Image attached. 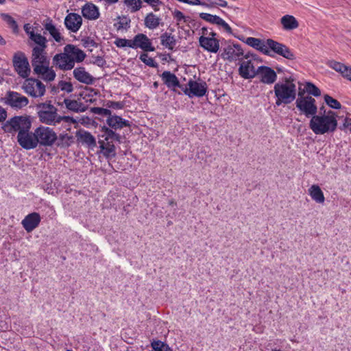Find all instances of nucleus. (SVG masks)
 Listing matches in <instances>:
<instances>
[{"label": "nucleus", "mask_w": 351, "mask_h": 351, "mask_svg": "<svg viewBox=\"0 0 351 351\" xmlns=\"http://www.w3.org/2000/svg\"><path fill=\"white\" fill-rule=\"evenodd\" d=\"M29 38L36 44L32 48L31 63L34 74L46 82H51L56 78V74L53 67L49 66V59L47 58L46 49L47 40L40 34L32 31L29 33Z\"/></svg>", "instance_id": "f257e3e1"}, {"label": "nucleus", "mask_w": 351, "mask_h": 351, "mask_svg": "<svg viewBox=\"0 0 351 351\" xmlns=\"http://www.w3.org/2000/svg\"><path fill=\"white\" fill-rule=\"evenodd\" d=\"M336 117V113L332 110L322 115L315 114L310 120L309 128L317 135L334 132L337 128Z\"/></svg>", "instance_id": "f03ea898"}, {"label": "nucleus", "mask_w": 351, "mask_h": 351, "mask_svg": "<svg viewBox=\"0 0 351 351\" xmlns=\"http://www.w3.org/2000/svg\"><path fill=\"white\" fill-rule=\"evenodd\" d=\"M274 91L275 94L276 105L289 104L296 98V86L293 80L286 78L285 82H278L274 85Z\"/></svg>", "instance_id": "7ed1b4c3"}, {"label": "nucleus", "mask_w": 351, "mask_h": 351, "mask_svg": "<svg viewBox=\"0 0 351 351\" xmlns=\"http://www.w3.org/2000/svg\"><path fill=\"white\" fill-rule=\"evenodd\" d=\"M32 126V122L29 117L25 116H15L6 121L2 128L5 132L12 134H20L23 132H29Z\"/></svg>", "instance_id": "20e7f679"}, {"label": "nucleus", "mask_w": 351, "mask_h": 351, "mask_svg": "<svg viewBox=\"0 0 351 351\" xmlns=\"http://www.w3.org/2000/svg\"><path fill=\"white\" fill-rule=\"evenodd\" d=\"M39 121L45 124L55 125L58 123V109L50 101L36 105Z\"/></svg>", "instance_id": "39448f33"}, {"label": "nucleus", "mask_w": 351, "mask_h": 351, "mask_svg": "<svg viewBox=\"0 0 351 351\" xmlns=\"http://www.w3.org/2000/svg\"><path fill=\"white\" fill-rule=\"evenodd\" d=\"M265 49L268 51V53H264V55L273 57L274 55L271 54L273 52L288 60L295 59L294 53L287 46L271 38L265 40Z\"/></svg>", "instance_id": "423d86ee"}, {"label": "nucleus", "mask_w": 351, "mask_h": 351, "mask_svg": "<svg viewBox=\"0 0 351 351\" xmlns=\"http://www.w3.org/2000/svg\"><path fill=\"white\" fill-rule=\"evenodd\" d=\"M12 64L14 71L22 78L26 79L31 73V68L25 53L19 51L13 55Z\"/></svg>", "instance_id": "0eeeda50"}, {"label": "nucleus", "mask_w": 351, "mask_h": 351, "mask_svg": "<svg viewBox=\"0 0 351 351\" xmlns=\"http://www.w3.org/2000/svg\"><path fill=\"white\" fill-rule=\"evenodd\" d=\"M299 95L300 97L295 101L297 108L306 117L312 118L317 112L315 99L309 95L302 96L300 93Z\"/></svg>", "instance_id": "6e6552de"}, {"label": "nucleus", "mask_w": 351, "mask_h": 351, "mask_svg": "<svg viewBox=\"0 0 351 351\" xmlns=\"http://www.w3.org/2000/svg\"><path fill=\"white\" fill-rule=\"evenodd\" d=\"M221 56L223 60L234 62L243 60V58L248 59L250 54L249 53L245 54L239 44L229 43L223 48Z\"/></svg>", "instance_id": "1a4fd4ad"}, {"label": "nucleus", "mask_w": 351, "mask_h": 351, "mask_svg": "<svg viewBox=\"0 0 351 351\" xmlns=\"http://www.w3.org/2000/svg\"><path fill=\"white\" fill-rule=\"evenodd\" d=\"M22 89L28 95L32 97H41L46 91L45 86L40 80L27 77L22 84Z\"/></svg>", "instance_id": "9d476101"}, {"label": "nucleus", "mask_w": 351, "mask_h": 351, "mask_svg": "<svg viewBox=\"0 0 351 351\" xmlns=\"http://www.w3.org/2000/svg\"><path fill=\"white\" fill-rule=\"evenodd\" d=\"M36 137V146L40 144L43 146H51L57 139V135L53 129L40 126L35 130Z\"/></svg>", "instance_id": "9b49d317"}, {"label": "nucleus", "mask_w": 351, "mask_h": 351, "mask_svg": "<svg viewBox=\"0 0 351 351\" xmlns=\"http://www.w3.org/2000/svg\"><path fill=\"white\" fill-rule=\"evenodd\" d=\"M187 86L188 87H186L183 91L190 98L193 97H202L206 95L208 90L206 82L201 80L198 81L190 80Z\"/></svg>", "instance_id": "f8f14e48"}, {"label": "nucleus", "mask_w": 351, "mask_h": 351, "mask_svg": "<svg viewBox=\"0 0 351 351\" xmlns=\"http://www.w3.org/2000/svg\"><path fill=\"white\" fill-rule=\"evenodd\" d=\"M53 66L63 71H70L74 68V61L65 51L56 53L52 58Z\"/></svg>", "instance_id": "ddd939ff"}, {"label": "nucleus", "mask_w": 351, "mask_h": 351, "mask_svg": "<svg viewBox=\"0 0 351 351\" xmlns=\"http://www.w3.org/2000/svg\"><path fill=\"white\" fill-rule=\"evenodd\" d=\"M5 99L6 104L17 109H21L29 104V100L26 97L14 91H8Z\"/></svg>", "instance_id": "4468645a"}, {"label": "nucleus", "mask_w": 351, "mask_h": 351, "mask_svg": "<svg viewBox=\"0 0 351 351\" xmlns=\"http://www.w3.org/2000/svg\"><path fill=\"white\" fill-rule=\"evenodd\" d=\"M36 137L34 132H23L18 134L17 141L25 149L29 150L36 147Z\"/></svg>", "instance_id": "2eb2a0df"}, {"label": "nucleus", "mask_w": 351, "mask_h": 351, "mask_svg": "<svg viewBox=\"0 0 351 351\" xmlns=\"http://www.w3.org/2000/svg\"><path fill=\"white\" fill-rule=\"evenodd\" d=\"M258 69H256L252 60L243 61L239 68V74L244 79H252L257 75Z\"/></svg>", "instance_id": "dca6fc26"}, {"label": "nucleus", "mask_w": 351, "mask_h": 351, "mask_svg": "<svg viewBox=\"0 0 351 351\" xmlns=\"http://www.w3.org/2000/svg\"><path fill=\"white\" fill-rule=\"evenodd\" d=\"M40 221V214L34 212L26 215L22 220L21 224L27 232H31L39 226Z\"/></svg>", "instance_id": "f3484780"}, {"label": "nucleus", "mask_w": 351, "mask_h": 351, "mask_svg": "<svg viewBox=\"0 0 351 351\" xmlns=\"http://www.w3.org/2000/svg\"><path fill=\"white\" fill-rule=\"evenodd\" d=\"M257 75H258L260 81L266 84H271L277 79L276 72L271 68L267 66H258Z\"/></svg>", "instance_id": "a211bd4d"}, {"label": "nucleus", "mask_w": 351, "mask_h": 351, "mask_svg": "<svg viewBox=\"0 0 351 351\" xmlns=\"http://www.w3.org/2000/svg\"><path fill=\"white\" fill-rule=\"evenodd\" d=\"M64 23L68 30L75 33L82 25V19L78 14L71 12L66 16Z\"/></svg>", "instance_id": "6ab92c4d"}, {"label": "nucleus", "mask_w": 351, "mask_h": 351, "mask_svg": "<svg viewBox=\"0 0 351 351\" xmlns=\"http://www.w3.org/2000/svg\"><path fill=\"white\" fill-rule=\"evenodd\" d=\"M199 43L201 47L210 53H217L219 49V40L213 37L201 36L199 38Z\"/></svg>", "instance_id": "aec40b11"}, {"label": "nucleus", "mask_w": 351, "mask_h": 351, "mask_svg": "<svg viewBox=\"0 0 351 351\" xmlns=\"http://www.w3.org/2000/svg\"><path fill=\"white\" fill-rule=\"evenodd\" d=\"M64 50L67 55L73 60L74 64L75 62L80 63L83 62L86 56V53L82 49L72 44L66 45L64 47Z\"/></svg>", "instance_id": "412c9836"}, {"label": "nucleus", "mask_w": 351, "mask_h": 351, "mask_svg": "<svg viewBox=\"0 0 351 351\" xmlns=\"http://www.w3.org/2000/svg\"><path fill=\"white\" fill-rule=\"evenodd\" d=\"M44 28L49 32L51 36L58 43H64L65 40L61 35L60 30L53 24V21L50 18H47L43 23Z\"/></svg>", "instance_id": "4be33fe9"}, {"label": "nucleus", "mask_w": 351, "mask_h": 351, "mask_svg": "<svg viewBox=\"0 0 351 351\" xmlns=\"http://www.w3.org/2000/svg\"><path fill=\"white\" fill-rule=\"evenodd\" d=\"M73 74L75 80L87 85L92 84L95 81L94 77L83 66L75 68Z\"/></svg>", "instance_id": "5701e85b"}, {"label": "nucleus", "mask_w": 351, "mask_h": 351, "mask_svg": "<svg viewBox=\"0 0 351 351\" xmlns=\"http://www.w3.org/2000/svg\"><path fill=\"white\" fill-rule=\"evenodd\" d=\"M106 123L114 130L130 126V122L128 120L123 119L120 116L112 114L107 118Z\"/></svg>", "instance_id": "b1692460"}, {"label": "nucleus", "mask_w": 351, "mask_h": 351, "mask_svg": "<svg viewBox=\"0 0 351 351\" xmlns=\"http://www.w3.org/2000/svg\"><path fill=\"white\" fill-rule=\"evenodd\" d=\"M112 141L103 140H99L98 141L100 152L107 159H110L116 156V148Z\"/></svg>", "instance_id": "393cba45"}, {"label": "nucleus", "mask_w": 351, "mask_h": 351, "mask_svg": "<svg viewBox=\"0 0 351 351\" xmlns=\"http://www.w3.org/2000/svg\"><path fill=\"white\" fill-rule=\"evenodd\" d=\"M136 48H141L145 51H154L155 48L152 46L151 40L144 34H138L134 36Z\"/></svg>", "instance_id": "a878e982"}, {"label": "nucleus", "mask_w": 351, "mask_h": 351, "mask_svg": "<svg viewBox=\"0 0 351 351\" xmlns=\"http://www.w3.org/2000/svg\"><path fill=\"white\" fill-rule=\"evenodd\" d=\"M160 77L164 83L169 89L181 88L180 83L177 76L169 71H164Z\"/></svg>", "instance_id": "bb28decb"}, {"label": "nucleus", "mask_w": 351, "mask_h": 351, "mask_svg": "<svg viewBox=\"0 0 351 351\" xmlns=\"http://www.w3.org/2000/svg\"><path fill=\"white\" fill-rule=\"evenodd\" d=\"M76 136L78 141L90 149H93L97 145L95 138L88 131H79L76 133Z\"/></svg>", "instance_id": "cd10ccee"}, {"label": "nucleus", "mask_w": 351, "mask_h": 351, "mask_svg": "<svg viewBox=\"0 0 351 351\" xmlns=\"http://www.w3.org/2000/svg\"><path fill=\"white\" fill-rule=\"evenodd\" d=\"M82 16L89 20H96L99 17L98 8L93 3H86L82 8Z\"/></svg>", "instance_id": "c85d7f7f"}, {"label": "nucleus", "mask_w": 351, "mask_h": 351, "mask_svg": "<svg viewBox=\"0 0 351 351\" xmlns=\"http://www.w3.org/2000/svg\"><path fill=\"white\" fill-rule=\"evenodd\" d=\"M328 66L337 72L340 73L343 77L351 81V66H348L335 60L330 61Z\"/></svg>", "instance_id": "c756f323"}, {"label": "nucleus", "mask_w": 351, "mask_h": 351, "mask_svg": "<svg viewBox=\"0 0 351 351\" xmlns=\"http://www.w3.org/2000/svg\"><path fill=\"white\" fill-rule=\"evenodd\" d=\"M246 44L249 46L259 51L262 53H268V51L265 49V40L260 38L248 37L246 39Z\"/></svg>", "instance_id": "7c9ffc66"}, {"label": "nucleus", "mask_w": 351, "mask_h": 351, "mask_svg": "<svg viewBox=\"0 0 351 351\" xmlns=\"http://www.w3.org/2000/svg\"><path fill=\"white\" fill-rule=\"evenodd\" d=\"M280 23L285 30H293L298 27L299 23L296 19L289 14H286L280 19Z\"/></svg>", "instance_id": "2f4dec72"}, {"label": "nucleus", "mask_w": 351, "mask_h": 351, "mask_svg": "<svg viewBox=\"0 0 351 351\" xmlns=\"http://www.w3.org/2000/svg\"><path fill=\"white\" fill-rule=\"evenodd\" d=\"M308 194L315 202L318 204H324L325 197L323 191L317 184L312 185L308 189Z\"/></svg>", "instance_id": "473e14b6"}, {"label": "nucleus", "mask_w": 351, "mask_h": 351, "mask_svg": "<svg viewBox=\"0 0 351 351\" xmlns=\"http://www.w3.org/2000/svg\"><path fill=\"white\" fill-rule=\"evenodd\" d=\"M64 103L68 110L75 112H84L87 109L86 105L76 100L64 99Z\"/></svg>", "instance_id": "72a5a7b5"}, {"label": "nucleus", "mask_w": 351, "mask_h": 351, "mask_svg": "<svg viewBox=\"0 0 351 351\" xmlns=\"http://www.w3.org/2000/svg\"><path fill=\"white\" fill-rule=\"evenodd\" d=\"M161 45L169 50H173L176 45V40L171 34L165 32L160 36Z\"/></svg>", "instance_id": "f704fd0d"}, {"label": "nucleus", "mask_w": 351, "mask_h": 351, "mask_svg": "<svg viewBox=\"0 0 351 351\" xmlns=\"http://www.w3.org/2000/svg\"><path fill=\"white\" fill-rule=\"evenodd\" d=\"M56 145L60 148H66L71 146L73 142V137L69 134H60L57 136Z\"/></svg>", "instance_id": "c9c22d12"}, {"label": "nucleus", "mask_w": 351, "mask_h": 351, "mask_svg": "<svg viewBox=\"0 0 351 351\" xmlns=\"http://www.w3.org/2000/svg\"><path fill=\"white\" fill-rule=\"evenodd\" d=\"M144 21L146 27L149 29H154L158 27L160 19L154 13L150 12L146 15Z\"/></svg>", "instance_id": "e433bc0d"}, {"label": "nucleus", "mask_w": 351, "mask_h": 351, "mask_svg": "<svg viewBox=\"0 0 351 351\" xmlns=\"http://www.w3.org/2000/svg\"><path fill=\"white\" fill-rule=\"evenodd\" d=\"M98 94L97 90L93 88H86L80 93V96L86 102L93 103L96 101L95 96Z\"/></svg>", "instance_id": "4c0bfd02"}, {"label": "nucleus", "mask_w": 351, "mask_h": 351, "mask_svg": "<svg viewBox=\"0 0 351 351\" xmlns=\"http://www.w3.org/2000/svg\"><path fill=\"white\" fill-rule=\"evenodd\" d=\"M151 346L154 351H173L168 344L159 340L152 341Z\"/></svg>", "instance_id": "58836bf2"}, {"label": "nucleus", "mask_w": 351, "mask_h": 351, "mask_svg": "<svg viewBox=\"0 0 351 351\" xmlns=\"http://www.w3.org/2000/svg\"><path fill=\"white\" fill-rule=\"evenodd\" d=\"M3 19L7 23V24L10 26V28L12 29L14 33L18 32L19 26L16 21L14 20L13 17H12L8 14H2Z\"/></svg>", "instance_id": "ea45409f"}, {"label": "nucleus", "mask_w": 351, "mask_h": 351, "mask_svg": "<svg viewBox=\"0 0 351 351\" xmlns=\"http://www.w3.org/2000/svg\"><path fill=\"white\" fill-rule=\"evenodd\" d=\"M306 91L315 97L321 95V90L312 82H308L304 86Z\"/></svg>", "instance_id": "a19ab883"}, {"label": "nucleus", "mask_w": 351, "mask_h": 351, "mask_svg": "<svg viewBox=\"0 0 351 351\" xmlns=\"http://www.w3.org/2000/svg\"><path fill=\"white\" fill-rule=\"evenodd\" d=\"M139 59L146 65L152 67L157 68L158 66V63L146 53L141 54Z\"/></svg>", "instance_id": "79ce46f5"}, {"label": "nucleus", "mask_w": 351, "mask_h": 351, "mask_svg": "<svg viewBox=\"0 0 351 351\" xmlns=\"http://www.w3.org/2000/svg\"><path fill=\"white\" fill-rule=\"evenodd\" d=\"M124 3L130 8L131 12H135L141 8V0H124Z\"/></svg>", "instance_id": "37998d69"}, {"label": "nucleus", "mask_w": 351, "mask_h": 351, "mask_svg": "<svg viewBox=\"0 0 351 351\" xmlns=\"http://www.w3.org/2000/svg\"><path fill=\"white\" fill-rule=\"evenodd\" d=\"M199 17L202 19H203L211 24H215V25H217V23L221 18L217 15H213V14H210L208 13H204V12L199 14Z\"/></svg>", "instance_id": "c03bdc74"}, {"label": "nucleus", "mask_w": 351, "mask_h": 351, "mask_svg": "<svg viewBox=\"0 0 351 351\" xmlns=\"http://www.w3.org/2000/svg\"><path fill=\"white\" fill-rule=\"evenodd\" d=\"M114 129L110 127L104 126L101 129L103 134L101 136L103 141H113V135L114 134Z\"/></svg>", "instance_id": "a18cd8bd"}, {"label": "nucleus", "mask_w": 351, "mask_h": 351, "mask_svg": "<svg viewBox=\"0 0 351 351\" xmlns=\"http://www.w3.org/2000/svg\"><path fill=\"white\" fill-rule=\"evenodd\" d=\"M324 101L329 107L333 109H340L341 107L339 101L328 95H324Z\"/></svg>", "instance_id": "49530a36"}, {"label": "nucleus", "mask_w": 351, "mask_h": 351, "mask_svg": "<svg viewBox=\"0 0 351 351\" xmlns=\"http://www.w3.org/2000/svg\"><path fill=\"white\" fill-rule=\"evenodd\" d=\"M207 1L209 2L208 3L202 1V3L204 4L202 5L207 8H213L215 7V5H219L223 8H226L228 6V3L225 0H215L213 1L211 0Z\"/></svg>", "instance_id": "de8ad7c7"}, {"label": "nucleus", "mask_w": 351, "mask_h": 351, "mask_svg": "<svg viewBox=\"0 0 351 351\" xmlns=\"http://www.w3.org/2000/svg\"><path fill=\"white\" fill-rule=\"evenodd\" d=\"M90 112L94 114H99L101 116H104V117L107 116L108 117L109 116H110V114H112V112L110 110H109L108 108H100V107L91 108Z\"/></svg>", "instance_id": "09e8293b"}, {"label": "nucleus", "mask_w": 351, "mask_h": 351, "mask_svg": "<svg viewBox=\"0 0 351 351\" xmlns=\"http://www.w3.org/2000/svg\"><path fill=\"white\" fill-rule=\"evenodd\" d=\"M58 87L61 90L65 91L67 93H71L73 90V84L69 82L60 81L59 82Z\"/></svg>", "instance_id": "8fccbe9b"}, {"label": "nucleus", "mask_w": 351, "mask_h": 351, "mask_svg": "<svg viewBox=\"0 0 351 351\" xmlns=\"http://www.w3.org/2000/svg\"><path fill=\"white\" fill-rule=\"evenodd\" d=\"M105 105L107 108L113 109H123L125 106L123 101H114L111 100L107 101Z\"/></svg>", "instance_id": "3c124183"}, {"label": "nucleus", "mask_w": 351, "mask_h": 351, "mask_svg": "<svg viewBox=\"0 0 351 351\" xmlns=\"http://www.w3.org/2000/svg\"><path fill=\"white\" fill-rule=\"evenodd\" d=\"M82 43L83 47L85 48L97 46V43L93 38H91L90 37H86V38L82 39Z\"/></svg>", "instance_id": "603ef678"}, {"label": "nucleus", "mask_w": 351, "mask_h": 351, "mask_svg": "<svg viewBox=\"0 0 351 351\" xmlns=\"http://www.w3.org/2000/svg\"><path fill=\"white\" fill-rule=\"evenodd\" d=\"M173 16L178 23L182 21H184V22H186V17L180 10H176L173 12Z\"/></svg>", "instance_id": "864d4df0"}, {"label": "nucleus", "mask_w": 351, "mask_h": 351, "mask_svg": "<svg viewBox=\"0 0 351 351\" xmlns=\"http://www.w3.org/2000/svg\"><path fill=\"white\" fill-rule=\"evenodd\" d=\"M217 25L222 27L227 33L230 34H232V28L230 26L221 18H220Z\"/></svg>", "instance_id": "5fc2aeb1"}, {"label": "nucleus", "mask_w": 351, "mask_h": 351, "mask_svg": "<svg viewBox=\"0 0 351 351\" xmlns=\"http://www.w3.org/2000/svg\"><path fill=\"white\" fill-rule=\"evenodd\" d=\"M128 44V43H127V39L126 38H118L114 41V45L117 47H127Z\"/></svg>", "instance_id": "6e6d98bb"}, {"label": "nucleus", "mask_w": 351, "mask_h": 351, "mask_svg": "<svg viewBox=\"0 0 351 351\" xmlns=\"http://www.w3.org/2000/svg\"><path fill=\"white\" fill-rule=\"evenodd\" d=\"M58 123H60L62 121H64V122H66V123H75V120L73 118V117H71L69 116H59L58 115Z\"/></svg>", "instance_id": "4d7b16f0"}, {"label": "nucleus", "mask_w": 351, "mask_h": 351, "mask_svg": "<svg viewBox=\"0 0 351 351\" xmlns=\"http://www.w3.org/2000/svg\"><path fill=\"white\" fill-rule=\"evenodd\" d=\"M180 2L185 3L193 5H204L199 0H178Z\"/></svg>", "instance_id": "13d9d810"}, {"label": "nucleus", "mask_w": 351, "mask_h": 351, "mask_svg": "<svg viewBox=\"0 0 351 351\" xmlns=\"http://www.w3.org/2000/svg\"><path fill=\"white\" fill-rule=\"evenodd\" d=\"M7 117L6 110L0 106V121H3Z\"/></svg>", "instance_id": "bf43d9fd"}, {"label": "nucleus", "mask_w": 351, "mask_h": 351, "mask_svg": "<svg viewBox=\"0 0 351 351\" xmlns=\"http://www.w3.org/2000/svg\"><path fill=\"white\" fill-rule=\"evenodd\" d=\"M145 3L149 4L152 7H156L162 3L160 0H143Z\"/></svg>", "instance_id": "052dcab7"}, {"label": "nucleus", "mask_w": 351, "mask_h": 351, "mask_svg": "<svg viewBox=\"0 0 351 351\" xmlns=\"http://www.w3.org/2000/svg\"><path fill=\"white\" fill-rule=\"evenodd\" d=\"M130 23V20L126 17L123 18V21L120 23L119 28L126 27L129 23Z\"/></svg>", "instance_id": "680f3d73"}, {"label": "nucleus", "mask_w": 351, "mask_h": 351, "mask_svg": "<svg viewBox=\"0 0 351 351\" xmlns=\"http://www.w3.org/2000/svg\"><path fill=\"white\" fill-rule=\"evenodd\" d=\"M127 43H128L127 45V47H129L132 48V49H136V43L134 42V38L132 40L127 39Z\"/></svg>", "instance_id": "e2e57ef3"}, {"label": "nucleus", "mask_w": 351, "mask_h": 351, "mask_svg": "<svg viewBox=\"0 0 351 351\" xmlns=\"http://www.w3.org/2000/svg\"><path fill=\"white\" fill-rule=\"evenodd\" d=\"M121 136L119 134L114 132L113 135V141H117L118 142H121Z\"/></svg>", "instance_id": "0e129e2a"}, {"label": "nucleus", "mask_w": 351, "mask_h": 351, "mask_svg": "<svg viewBox=\"0 0 351 351\" xmlns=\"http://www.w3.org/2000/svg\"><path fill=\"white\" fill-rule=\"evenodd\" d=\"M350 124H351V119L346 118L343 123V127L348 128Z\"/></svg>", "instance_id": "69168bd1"}, {"label": "nucleus", "mask_w": 351, "mask_h": 351, "mask_svg": "<svg viewBox=\"0 0 351 351\" xmlns=\"http://www.w3.org/2000/svg\"><path fill=\"white\" fill-rule=\"evenodd\" d=\"M24 29L27 35H29V33L32 31V30H30V27H29V24H26L24 25Z\"/></svg>", "instance_id": "338daca9"}, {"label": "nucleus", "mask_w": 351, "mask_h": 351, "mask_svg": "<svg viewBox=\"0 0 351 351\" xmlns=\"http://www.w3.org/2000/svg\"><path fill=\"white\" fill-rule=\"evenodd\" d=\"M6 42L5 39L0 35V45H5Z\"/></svg>", "instance_id": "774afa93"}]
</instances>
